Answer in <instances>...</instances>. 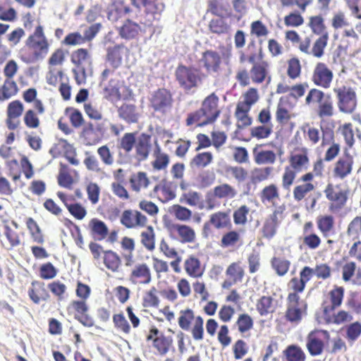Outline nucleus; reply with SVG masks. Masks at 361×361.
<instances>
[{"label":"nucleus","instance_id":"nucleus-14","mask_svg":"<svg viewBox=\"0 0 361 361\" xmlns=\"http://www.w3.org/2000/svg\"><path fill=\"white\" fill-rule=\"evenodd\" d=\"M130 285L135 286H147L152 281V272L147 263L134 264L128 276Z\"/></svg>","mask_w":361,"mask_h":361},{"label":"nucleus","instance_id":"nucleus-58","mask_svg":"<svg viewBox=\"0 0 361 361\" xmlns=\"http://www.w3.org/2000/svg\"><path fill=\"white\" fill-rule=\"evenodd\" d=\"M235 326L240 334H244L253 329L254 319L249 314L241 313L238 314Z\"/></svg>","mask_w":361,"mask_h":361},{"label":"nucleus","instance_id":"nucleus-27","mask_svg":"<svg viewBox=\"0 0 361 361\" xmlns=\"http://www.w3.org/2000/svg\"><path fill=\"white\" fill-rule=\"evenodd\" d=\"M128 49L123 44H116L106 49L105 63L114 68H118L123 56L128 54Z\"/></svg>","mask_w":361,"mask_h":361},{"label":"nucleus","instance_id":"nucleus-57","mask_svg":"<svg viewBox=\"0 0 361 361\" xmlns=\"http://www.w3.org/2000/svg\"><path fill=\"white\" fill-rule=\"evenodd\" d=\"M169 213L180 221H188L191 219L192 212L186 207L174 204L169 207Z\"/></svg>","mask_w":361,"mask_h":361},{"label":"nucleus","instance_id":"nucleus-9","mask_svg":"<svg viewBox=\"0 0 361 361\" xmlns=\"http://www.w3.org/2000/svg\"><path fill=\"white\" fill-rule=\"evenodd\" d=\"M174 99L171 92L164 87L154 91L149 98V106L154 112L166 115L173 109Z\"/></svg>","mask_w":361,"mask_h":361},{"label":"nucleus","instance_id":"nucleus-37","mask_svg":"<svg viewBox=\"0 0 361 361\" xmlns=\"http://www.w3.org/2000/svg\"><path fill=\"white\" fill-rule=\"evenodd\" d=\"M153 160L151 162L152 169L154 171L166 170L170 163L169 155L163 152L160 145L155 143V147L152 153Z\"/></svg>","mask_w":361,"mask_h":361},{"label":"nucleus","instance_id":"nucleus-3","mask_svg":"<svg viewBox=\"0 0 361 361\" xmlns=\"http://www.w3.org/2000/svg\"><path fill=\"white\" fill-rule=\"evenodd\" d=\"M285 39L291 42L302 53L320 59L324 54V50L329 41V34L326 33L319 36L312 42V36H306L302 38L295 30H291L285 32Z\"/></svg>","mask_w":361,"mask_h":361},{"label":"nucleus","instance_id":"nucleus-12","mask_svg":"<svg viewBox=\"0 0 361 361\" xmlns=\"http://www.w3.org/2000/svg\"><path fill=\"white\" fill-rule=\"evenodd\" d=\"M147 341H152L154 353L160 356H164L171 350H173V337L164 334L155 326L150 329L147 336Z\"/></svg>","mask_w":361,"mask_h":361},{"label":"nucleus","instance_id":"nucleus-18","mask_svg":"<svg viewBox=\"0 0 361 361\" xmlns=\"http://www.w3.org/2000/svg\"><path fill=\"white\" fill-rule=\"evenodd\" d=\"M289 168L300 173L306 171L310 166L308 149L306 147H296L290 152L288 158Z\"/></svg>","mask_w":361,"mask_h":361},{"label":"nucleus","instance_id":"nucleus-25","mask_svg":"<svg viewBox=\"0 0 361 361\" xmlns=\"http://www.w3.org/2000/svg\"><path fill=\"white\" fill-rule=\"evenodd\" d=\"M30 300L36 305L45 302L50 298V294L46 284L41 281L34 280L27 289Z\"/></svg>","mask_w":361,"mask_h":361},{"label":"nucleus","instance_id":"nucleus-8","mask_svg":"<svg viewBox=\"0 0 361 361\" xmlns=\"http://www.w3.org/2000/svg\"><path fill=\"white\" fill-rule=\"evenodd\" d=\"M231 55V49L222 55L216 50L207 49L202 53L200 63L208 75H219L224 69V63H228Z\"/></svg>","mask_w":361,"mask_h":361},{"label":"nucleus","instance_id":"nucleus-32","mask_svg":"<svg viewBox=\"0 0 361 361\" xmlns=\"http://www.w3.org/2000/svg\"><path fill=\"white\" fill-rule=\"evenodd\" d=\"M245 274V270L240 261L232 262L226 269V275L228 280L224 282L223 287L228 288L233 284L242 282Z\"/></svg>","mask_w":361,"mask_h":361},{"label":"nucleus","instance_id":"nucleus-36","mask_svg":"<svg viewBox=\"0 0 361 361\" xmlns=\"http://www.w3.org/2000/svg\"><path fill=\"white\" fill-rule=\"evenodd\" d=\"M104 128L101 124L94 125L91 122L87 123L82 128L81 136L86 141L87 145H93L100 140L97 133H102Z\"/></svg>","mask_w":361,"mask_h":361},{"label":"nucleus","instance_id":"nucleus-34","mask_svg":"<svg viewBox=\"0 0 361 361\" xmlns=\"http://www.w3.org/2000/svg\"><path fill=\"white\" fill-rule=\"evenodd\" d=\"M71 61L77 70L85 76L86 66L91 63V56L87 49L80 48L72 52Z\"/></svg>","mask_w":361,"mask_h":361},{"label":"nucleus","instance_id":"nucleus-6","mask_svg":"<svg viewBox=\"0 0 361 361\" xmlns=\"http://www.w3.org/2000/svg\"><path fill=\"white\" fill-rule=\"evenodd\" d=\"M206 75L199 68L178 64L175 71L176 80L185 92L198 88L203 82Z\"/></svg>","mask_w":361,"mask_h":361},{"label":"nucleus","instance_id":"nucleus-30","mask_svg":"<svg viewBox=\"0 0 361 361\" xmlns=\"http://www.w3.org/2000/svg\"><path fill=\"white\" fill-rule=\"evenodd\" d=\"M331 143H332L331 145L325 152L324 160L326 161H331L337 157L340 152V145L334 142V133L332 130H322V146L325 147Z\"/></svg>","mask_w":361,"mask_h":361},{"label":"nucleus","instance_id":"nucleus-38","mask_svg":"<svg viewBox=\"0 0 361 361\" xmlns=\"http://www.w3.org/2000/svg\"><path fill=\"white\" fill-rule=\"evenodd\" d=\"M317 229L324 238L334 233L335 219L331 214H319L316 218Z\"/></svg>","mask_w":361,"mask_h":361},{"label":"nucleus","instance_id":"nucleus-48","mask_svg":"<svg viewBox=\"0 0 361 361\" xmlns=\"http://www.w3.org/2000/svg\"><path fill=\"white\" fill-rule=\"evenodd\" d=\"M274 168L272 166L255 167L251 171L250 182L257 185L270 179L272 176Z\"/></svg>","mask_w":361,"mask_h":361},{"label":"nucleus","instance_id":"nucleus-50","mask_svg":"<svg viewBox=\"0 0 361 361\" xmlns=\"http://www.w3.org/2000/svg\"><path fill=\"white\" fill-rule=\"evenodd\" d=\"M209 223L216 229L230 228L231 221L229 212L219 211L211 214Z\"/></svg>","mask_w":361,"mask_h":361},{"label":"nucleus","instance_id":"nucleus-35","mask_svg":"<svg viewBox=\"0 0 361 361\" xmlns=\"http://www.w3.org/2000/svg\"><path fill=\"white\" fill-rule=\"evenodd\" d=\"M330 302L324 301L322 304V313H328L334 312V310L339 307L343 302L344 296V288L341 286H335L329 293Z\"/></svg>","mask_w":361,"mask_h":361},{"label":"nucleus","instance_id":"nucleus-43","mask_svg":"<svg viewBox=\"0 0 361 361\" xmlns=\"http://www.w3.org/2000/svg\"><path fill=\"white\" fill-rule=\"evenodd\" d=\"M323 317L325 323L327 324L340 325L353 320L352 314L345 310H339L337 312H330L323 313Z\"/></svg>","mask_w":361,"mask_h":361},{"label":"nucleus","instance_id":"nucleus-49","mask_svg":"<svg viewBox=\"0 0 361 361\" xmlns=\"http://www.w3.org/2000/svg\"><path fill=\"white\" fill-rule=\"evenodd\" d=\"M129 183L131 189L138 192L143 189H146L149 186L150 180L146 172L138 171L130 176Z\"/></svg>","mask_w":361,"mask_h":361},{"label":"nucleus","instance_id":"nucleus-54","mask_svg":"<svg viewBox=\"0 0 361 361\" xmlns=\"http://www.w3.org/2000/svg\"><path fill=\"white\" fill-rule=\"evenodd\" d=\"M285 361H305L306 355L298 345H289L283 351Z\"/></svg>","mask_w":361,"mask_h":361},{"label":"nucleus","instance_id":"nucleus-61","mask_svg":"<svg viewBox=\"0 0 361 361\" xmlns=\"http://www.w3.org/2000/svg\"><path fill=\"white\" fill-rule=\"evenodd\" d=\"M202 199V195L200 192L195 190H189L181 195L180 202L200 210Z\"/></svg>","mask_w":361,"mask_h":361},{"label":"nucleus","instance_id":"nucleus-56","mask_svg":"<svg viewBox=\"0 0 361 361\" xmlns=\"http://www.w3.org/2000/svg\"><path fill=\"white\" fill-rule=\"evenodd\" d=\"M130 12V8L123 2L115 3L109 9L108 19L113 23H116Z\"/></svg>","mask_w":361,"mask_h":361},{"label":"nucleus","instance_id":"nucleus-23","mask_svg":"<svg viewBox=\"0 0 361 361\" xmlns=\"http://www.w3.org/2000/svg\"><path fill=\"white\" fill-rule=\"evenodd\" d=\"M45 113V106L42 101H37L33 109H27L23 115V122L28 129H37L41 125L39 116Z\"/></svg>","mask_w":361,"mask_h":361},{"label":"nucleus","instance_id":"nucleus-21","mask_svg":"<svg viewBox=\"0 0 361 361\" xmlns=\"http://www.w3.org/2000/svg\"><path fill=\"white\" fill-rule=\"evenodd\" d=\"M164 10V5L157 1H153L145 7L144 14L141 16L140 23L145 26L153 25L155 21H159L161 13Z\"/></svg>","mask_w":361,"mask_h":361},{"label":"nucleus","instance_id":"nucleus-19","mask_svg":"<svg viewBox=\"0 0 361 361\" xmlns=\"http://www.w3.org/2000/svg\"><path fill=\"white\" fill-rule=\"evenodd\" d=\"M121 224L127 228H145L148 219L141 212L136 209H126L122 212Z\"/></svg>","mask_w":361,"mask_h":361},{"label":"nucleus","instance_id":"nucleus-13","mask_svg":"<svg viewBox=\"0 0 361 361\" xmlns=\"http://www.w3.org/2000/svg\"><path fill=\"white\" fill-rule=\"evenodd\" d=\"M165 228L169 237L180 243H193L196 240V233L190 226L169 221L165 224Z\"/></svg>","mask_w":361,"mask_h":361},{"label":"nucleus","instance_id":"nucleus-52","mask_svg":"<svg viewBox=\"0 0 361 361\" xmlns=\"http://www.w3.org/2000/svg\"><path fill=\"white\" fill-rule=\"evenodd\" d=\"M335 109L334 102L330 94H326V97L319 103L317 106V116L320 118H329L334 115Z\"/></svg>","mask_w":361,"mask_h":361},{"label":"nucleus","instance_id":"nucleus-59","mask_svg":"<svg viewBox=\"0 0 361 361\" xmlns=\"http://www.w3.org/2000/svg\"><path fill=\"white\" fill-rule=\"evenodd\" d=\"M209 30L217 35L228 34L231 30V25L222 18H213L209 22Z\"/></svg>","mask_w":361,"mask_h":361},{"label":"nucleus","instance_id":"nucleus-15","mask_svg":"<svg viewBox=\"0 0 361 361\" xmlns=\"http://www.w3.org/2000/svg\"><path fill=\"white\" fill-rule=\"evenodd\" d=\"M326 330L314 329L310 331L306 338V348L312 356L321 355L324 349V339L329 338Z\"/></svg>","mask_w":361,"mask_h":361},{"label":"nucleus","instance_id":"nucleus-55","mask_svg":"<svg viewBox=\"0 0 361 361\" xmlns=\"http://www.w3.org/2000/svg\"><path fill=\"white\" fill-rule=\"evenodd\" d=\"M18 90V85L13 79H5L0 87V101H5L16 96Z\"/></svg>","mask_w":361,"mask_h":361},{"label":"nucleus","instance_id":"nucleus-44","mask_svg":"<svg viewBox=\"0 0 361 361\" xmlns=\"http://www.w3.org/2000/svg\"><path fill=\"white\" fill-rule=\"evenodd\" d=\"M243 243L241 235L239 231L231 230L224 233L220 241V246L223 248H235Z\"/></svg>","mask_w":361,"mask_h":361},{"label":"nucleus","instance_id":"nucleus-4","mask_svg":"<svg viewBox=\"0 0 361 361\" xmlns=\"http://www.w3.org/2000/svg\"><path fill=\"white\" fill-rule=\"evenodd\" d=\"M317 188L314 182V174L307 172L298 180V183L293 187L292 195L296 202H305L307 208L313 209L317 205V198L312 197V192Z\"/></svg>","mask_w":361,"mask_h":361},{"label":"nucleus","instance_id":"nucleus-51","mask_svg":"<svg viewBox=\"0 0 361 361\" xmlns=\"http://www.w3.org/2000/svg\"><path fill=\"white\" fill-rule=\"evenodd\" d=\"M254 161L258 165L274 164L276 161V154L272 150H260L255 147L252 150Z\"/></svg>","mask_w":361,"mask_h":361},{"label":"nucleus","instance_id":"nucleus-31","mask_svg":"<svg viewBox=\"0 0 361 361\" xmlns=\"http://www.w3.org/2000/svg\"><path fill=\"white\" fill-rule=\"evenodd\" d=\"M293 105L289 97H281L279 99L276 110V121L280 125H286L292 118L290 110Z\"/></svg>","mask_w":361,"mask_h":361},{"label":"nucleus","instance_id":"nucleus-11","mask_svg":"<svg viewBox=\"0 0 361 361\" xmlns=\"http://www.w3.org/2000/svg\"><path fill=\"white\" fill-rule=\"evenodd\" d=\"M307 305L306 302L296 295L287 296L286 310L284 317L293 324H298L307 314Z\"/></svg>","mask_w":361,"mask_h":361},{"label":"nucleus","instance_id":"nucleus-22","mask_svg":"<svg viewBox=\"0 0 361 361\" xmlns=\"http://www.w3.org/2000/svg\"><path fill=\"white\" fill-rule=\"evenodd\" d=\"M303 236L302 238V244L300 247H304L306 249L314 250L319 247L322 244L321 238L314 233L313 223L310 221L304 224Z\"/></svg>","mask_w":361,"mask_h":361},{"label":"nucleus","instance_id":"nucleus-60","mask_svg":"<svg viewBox=\"0 0 361 361\" xmlns=\"http://www.w3.org/2000/svg\"><path fill=\"white\" fill-rule=\"evenodd\" d=\"M214 195L219 199H233L237 195V190L231 185L224 183L213 188Z\"/></svg>","mask_w":361,"mask_h":361},{"label":"nucleus","instance_id":"nucleus-45","mask_svg":"<svg viewBox=\"0 0 361 361\" xmlns=\"http://www.w3.org/2000/svg\"><path fill=\"white\" fill-rule=\"evenodd\" d=\"M250 108L243 106L237 104L234 112V116L236 119V126L238 129H243L250 126L252 123V118L249 115L250 111Z\"/></svg>","mask_w":361,"mask_h":361},{"label":"nucleus","instance_id":"nucleus-64","mask_svg":"<svg viewBox=\"0 0 361 361\" xmlns=\"http://www.w3.org/2000/svg\"><path fill=\"white\" fill-rule=\"evenodd\" d=\"M58 184L63 188L71 189L74 183L73 178L69 172L68 166L63 163L60 164L59 175L57 176Z\"/></svg>","mask_w":361,"mask_h":361},{"label":"nucleus","instance_id":"nucleus-41","mask_svg":"<svg viewBox=\"0 0 361 361\" xmlns=\"http://www.w3.org/2000/svg\"><path fill=\"white\" fill-rule=\"evenodd\" d=\"M120 118L128 123H135L138 121L140 114L137 106L133 104L124 103L118 109Z\"/></svg>","mask_w":361,"mask_h":361},{"label":"nucleus","instance_id":"nucleus-7","mask_svg":"<svg viewBox=\"0 0 361 361\" xmlns=\"http://www.w3.org/2000/svg\"><path fill=\"white\" fill-rule=\"evenodd\" d=\"M25 44L32 51V56L27 57L21 55V60L25 63H30L39 59H43L47 54L49 44L42 25H39L36 27L34 32L27 37Z\"/></svg>","mask_w":361,"mask_h":361},{"label":"nucleus","instance_id":"nucleus-24","mask_svg":"<svg viewBox=\"0 0 361 361\" xmlns=\"http://www.w3.org/2000/svg\"><path fill=\"white\" fill-rule=\"evenodd\" d=\"M283 209L284 207H279L265 219L261 228L262 238L270 240L275 236L279 223L278 216L283 213Z\"/></svg>","mask_w":361,"mask_h":361},{"label":"nucleus","instance_id":"nucleus-16","mask_svg":"<svg viewBox=\"0 0 361 361\" xmlns=\"http://www.w3.org/2000/svg\"><path fill=\"white\" fill-rule=\"evenodd\" d=\"M334 79V73L324 62L316 63L312 71L311 81L323 89L330 88Z\"/></svg>","mask_w":361,"mask_h":361},{"label":"nucleus","instance_id":"nucleus-53","mask_svg":"<svg viewBox=\"0 0 361 361\" xmlns=\"http://www.w3.org/2000/svg\"><path fill=\"white\" fill-rule=\"evenodd\" d=\"M256 310L262 317L273 313L275 310L274 298L270 295L260 297L256 302Z\"/></svg>","mask_w":361,"mask_h":361},{"label":"nucleus","instance_id":"nucleus-20","mask_svg":"<svg viewBox=\"0 0 361 361\" xmlns=\"http://www.w3.org/2000/svg\"><path fill=\"white\" fill-rule=\"evenodd\" d=\"M354 160L348 152L345 151L344 154L339 157L334 164L333 176L335 178L343 180L353 171Z\"/></svg>","mask_w":361,"mask_h":361},{"label":"nucleus","instance_id":"nucleus-63","mask_svg":"<svg viewBox=\"0 0 361 361\" xmlns=\"http://www.w3.org/2000/svg\"><path fill=\"white\" fill-rule=\"evenodd\" d=\"M157 293L158 290L154 286L145 291L142 296V306L146 308H157L160 304Z\"/></svg>","mask_w":361,"mask_h":361},{"label":"nucleus","instance_id":"nucleus-17","mask_svg":"<svg viewBox=\"0 0 361 361\" xmlns=\"http://www.w3.org/2000/svg\"><path fill=\"white\" fill-rule=\"evenodd\" d=\"M326 198L329 201L331 210H339L346 204L348 191L342 190L338 185L328 183L324 190Z\"/></svg>","mask_w":361,"mask_h":361},{"label":"nucleus","instance_id":"nucleus-47","mask_svg":"<svg viewBox=\"0 0 361 361\" xmlns=\"http://www.w3.org/2000/svg\"><path fill=\"white\" fill-rule=\"evenodd\" d=\"M140 30L139 24L129 19H126L124 23L118 28L120 36L126 39L135 38L139 35Z\"/></svg>","mask_w":361,"mask_h":361},{"label":"nucleus","instance_id":"nucleus-62","mask_svg":"<svg viewBox=\"0 0 361 361\" xmlns=\"http://www.w3.org/2000/svg\"><path fill=\"white\" fill-rule=\"evenodd\" d=\"M214 159L211 152H204L197 153L191 159L190 165L192 168L204 169L208 166Z\"/></svg>","mask_w":361,"mask_h":361},{"label":"nucleus","instance_id":"nucleus-42","mask_svg":"<svg viewBox=\"0 0 361 361\" xmlns=\"http://www.w3.org/2000/svg\"><path fill=\"white\" fill-rule=\"evenodd\" d=\"M252 66L250 71V78L252 81L256 84L262 83L267 75L269 64L267 61H262L261 62L252 63Z\"/></svg>","mask_w":361,"mask_h":361},{"label":"nucleus","instance_id":"nucleus-1","mask_svg":"<svg viewBox=\"0 0 361 361\" xmlns=\"http://www.w3.org/2000/svg\"><path fill=\"white\" fill-rule=\"evenodd\" d=\"M152 147L151 136L147 133H142L136 139V133H126L117 144L119 156L123 153L137 164L149 158Z\"/></svg>","mask_w":361,"mask_h":361},{"label":"nucleus","instance_id":"nucleus-26","mask_svg":"<svg viewBox=\"0 0 361 361\" xmlns=\"http://www.w3.org/2000/svg\"><path fill=\"white\" fill-rule=\"evenodd\" d=\"M75 314L74 318L86 327L94 326V319L87 314L88 305L85 300H73L70 304Z\"/></svg>","mask_w":361,"mask_h":361},{"label":"nucleus","instance_id":"nucleus-5","mask_svg":"<svg viewBox=\"0 0 361 361\" xmlns=\"http://www.w3.org/2000/svg\"><path fill=\"white\" fill-rule=\"evenodd\" d=\"M178 324L180 329L190 332L195 341L204 339V319L202 316L197 315L192 309L186 307L179 312Z\"/></svg>","mask_w":361,"mask_h":361},{"label":"nucleus","instance_id":"nucleus-28","mask_svg":"<svg viewBox=\"0 0 361 361\" xmlns=\"http://www.w3.org/2000/svg\"><path fill=\"white\" fill-rule=\"evenodd\" d=\"M176 190L171 183L161 181L157 184L152 192L150 197H156L161 202H167L176 197Z\"/></svg>","mask_w":361,"mask_h":361},{"label":"nucleus","instance_id":"nucleus-33","mask_svg":"<svg viewBox=\"0 0 361 361\" xmlns=\"http://www.w3.org/2000/svg\"><path fill=\"white\" fill-rule=\"evenodd\" d=\"M159 250L166 258L173 259L170 262V265L176 273H179L180 271V264L182 258L177 250L171 247L165 239H161L159 243Z\"/></svg>","mask_w":361,"mask_h":361},{"label":"nucleus","instance_id":"nucleus-40","mask_svg":"<svg viewBox=\"0 0 361 361\" xmlns=\"http://www.w3.org/2000/svg\"><path fill=\"white\" fill-rule=\"evenodd\" d=\"M90 232L96 240H103L107 238L109 228L106 224L97 218L92 219L89 222Z\"/></svg>","mask_w":361,"mask_h":361},{"label":"nucleus","instance_id":"nucleus-29","mask_svg":"<svg viewBox=\"0 0 361 361\" xmlns=\"http://www.w3.org/2000/svg\"><path fill=\"white\" fill-rule=\"evenodd\" d=\"M259 197L263 204H268L274 207H276L281 200L279 188L273 183L265 185L261 190Z\"/></svg>","mask_w":361,"mask_h":361},{"label":"nucleus","instance_id":"nucleus-10","mask_svg":"<svg viewBox=\"0 0 361 361\" xmlns=\"http://www.w3.org/2000/svg\"><path fill=\"white\" fill-rule=\"evenodd\" d=\"M334 92L337 99V106L342 113L350 114L355 111L357 105V94L350 86L341 85L334 87Z\"/></svg>","mask_w":361,"mask_h":361},{"label":"nucleus","instance_id":"nucleus-46","mask_svg":"<svg viewBox=\"0 0 361 361\" xmlns=\"http://www.w3.org/2000/svg\"><path fill=\"white\" fill-rule=\"evenodd\" d=\"M300 130L302 132L304 140L310 146L317 145L322 139L319 130L308 123H304L300 127Z\"/></svg>","mask_w":361,"mask_h":361},{"label":"nucleus","instance_id":"nucleus-39","mask_svg":"<svg viewBox=\"0 0 361 361\" xmlns=\"http://www.w3.org/2000/svg\"><path fill=\"white\" fill-rule=\"evenodd\" d=\"M184 269L185 273L192 278L202 277L204 271L200 259L194 255H190L186 258L184 262Z\"/></svg>","mask_w":361,"mask_h":361},{"label":"nucleus","instance_id":"nucleus-2","mask_svg":"<svg viewBox=\"0 0 361 361\" xmlns=\"http://www.w3.org/2000/svg\"><path fill=\"white\" fill-rule=\"evenodd\" d=\"M221 106L220 99L215 92L205 97L201 102L200 107L188 114L185 125L196 127H204L214 124L220 117Z\"/></svg>","mask_w":361,"mask_h":361}]
</instances>
